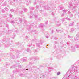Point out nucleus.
Here are the masks:
<instances>
[{"mask_svg":"<svg viewBox=\"0 0 79 79\" xmlns=\"http://www.w3.org/2000/svg\"><path fill=\"white\" fill-rule=\"evenodd\" d=\"M34 16V13L32 12V11H31L30 12V18H32Z\"/></svg>","mask_w":79,"mask_h":79,"instance_id":"obj_1","label":"nucleus"},{"mask_svg":"<svg viewBox=\"0 0 79 79\" xmlns=\"http://www.w3.org/2000/svg\"><path fill=\"white\" fill-rule=\"evenodd\" d=\"M76 39H74V40L75 41H77V40H78L79 39V35L78 34L76 35Z\"/></svg>","mask_w":79,"mask_h":79,"instance_id":"obj_2","label":"nucleus"},{"mask_svg":"<svg viewBox=\"0 0 79 79\" xmlns=\"http://www.w3.org/2000/svg\"><path fill=\"white\" fill-rule=\"evenodd\" d=\"M34 16L35 17V18L36 19H38V20H39V21H40V18H38L37 15H36L35 14Z\"/></svg>","mask_w":79,"mask_h":79,"instance_id":"obj_3","label":"nucleus"},{"mask_svg":"<svg viewBox=\"0 0 79 79\" xmlns=\"http://www.w3.org/2000/svg\"><path fill=\"white\" fill-rule=\"evenodd\" d=\"M33 60L34 61H35L37 60H38V57H34L33 58Z\"/></svg>","mask_w":79,"mask_h":79,"instance_id":"obj_4","label":"nucleus"},{"mask_svg":"<svg viewBox=\"0 0 79 79\" xmlns=\"http://www.w3.org/2000/svg\"><path fill=\"white\" fill-rule=\"evenodd\" d=\"M39 26L40 27H44L45 25H44L43 23H41L40 24Z\"/></svg>","mask_w":79,"mask_h":79,"instance_id":"obj_5","label":"nucleus"},{"mask_svg":"<svg viewBox=\"0 0 79 79\" xmlns=\"http://www.w3.org/2000/svg\"><path fill=\"white\" fill-rule=\"evenodd\" d=\"M72 52H75V48L73 47H72Z\"/></svg>","mask_w":79,"mask_h":79,"instance_id":"obj_6","label":"nucleus"},{"mask_svg":"<svg viewBox=\"0 0 79 79\" xmlns=\"http://www.w3.org/2000/svg\"><path fill=\"white\" fill-rule=\"evenodd\" d=\"M68 7L70 8H71V6H72V5H71V3H69L68 4Z\"/></svg>","mask_w":79,"mask_h":79,"instance_id":"obj_7","label":"nucleus"},{"mask_svg":"<svg viewBox=\"0 0 79 79\" xmlns=\"http://www.w3.org/2000/svg\"><path fill=\"white\" fill-rule=\"evenodd\" d=\"M27 51L28 52H29V53H31V50H29V48H27Z\"/></svg>","mask_w":79,"mask_h":79,"instance_id":"obj_8","label":"nucleus"},{"mask_svg":"<svg viewBox=\"0 0 79 79\" xmlns=\"http://www.w3.org/2000/svg\"><path fill=\"white\" fill-rule=\"evenodd\" d=\"M51 69H53V68L49 67L48 70H49V71H51Z\"/></svg>","mask_w":79,"mask_h":79,"instance_id":"obj_9","label":"nucleus"},{"mask_svg":"<svg viewBox=\"0 0 79 79\" xmlns=\"http://www.w3.org/2000/svg\"><path fill=\"white\" fill-rule=\"evenodd\" d=\"M74 31V29L73 28H71L70 30V31L71 32Z\"/></svg>","mask_w":79,"mask_h":79,"instance_id":"obj_10","label":"nucleus"},{"mask_svg":"<svg viewBox=\"0 0 79 79\" xmlns=\"http://www.w3.org/2000/svg\"><path fill=\"white\" fill-rule=\"evenodd\" d=\"M24 10L25 12H27V9L26 8H24Z\"/></svg>","mask_w":79,"mask_h":79,"instance_id":"obj_11","label":"nucleus"},{"mask_svg":"<svg viewBox=\"0 0 79 79\" xmlns=\"http://www.w3.org/2000/svg\"><path fill=\"white\" fill-rule=\"evenodd\" d=\"M34 62H30L29 63V64L30 65H32V64H34Z\"/></svg>","mask_w":79,"mask_h":79,"instance_id":"obj_12","label":"nucleus"},{"mask_svg":"<svg viewBox=\"0 0 79 79\" xmlns=\"http://www.w3.org/2000/svg\"><path fill=\"white\" fill-rule=\"evenodd\" d=\"M74 25V24L73 23H71L69 25V26H73Z\"/></svg>","mask_w":79,"mask_h":79,"instance_id":"obj_13","label":"nucleus"},{"mask_svg":"<svg viewBox=\"0 0 79 79\" xmlns=\"http://www.w3.org/2000/svg\"><path fill=\"white\" fill-rule=\"evenodd\" d=\"M67 20H68V21H70L71 20V19H70V18H68V17H67L66 18Z\"/></svg>","mask_w":79,"mask_h":79,"instance_id":"obj_14","label":"nucleus"},{"mask_svg":"<svg viewBox=\"0 0 79 79\" xmlns=\"http://www.w3.org/2000/svg\"><path fill=\"white\" fill-rule=\"evenodd\" d=\"M57 25V26H60V25H61V23H59V22H58Z\"/></svg>","mask_w":79,"mask_h":79,"instance_id":"obj_15","label":"nucleus"},{"mask_svg":"<svg viewBox=\"0 0 79 79\" xmlns=\"http://www.w3.org/2000/svg\"><path fill=\"white\" fill-rule=\"evenodd\" d=\"M11 23L12 24H14V23H15V22L13 20V21H11Z\"/></svg>","mask_w":79,"mask_h":79,"instance_id":"obj_16","label":"nucleus"},{"mask_svg":"<svg viewBox=\"0 0 79 79\" xmlns=\"http://www.w3.org/2000/svg\"><path fill=\"white\" fill-rule=\"evenodd\" d=\"M63 13H66V12H67V10H64L63 11Z\"/></svg>","mask_w":79,"mask_h":79,"instance_id":"obj_17","label":"nucleus"},{"mask_svg":"<svg viewBox=\"0 0 79 79\" xmlns=\"http://www.w3.org/2000/svg\"><path fill=\"white\" fill-rule=\"evenodd\" d=\"M70 78V75H69L68 76V77H67V79H69V78Z\"/></svg>","mask_w":79,"mask_h":79,"instance_id":"obj_18","label":"nucleus"},{"mask_svg":"<svg viewBox=\"0 0 79 79\" xmlns=\"http://www.w3.org/2000/svg\"><path fill=\"white\" fill-rule=\"evenodd\" d=\"M36 45L38 46V47H39L40 46V44L39 43H37L36 44Z\"/></svg>","mask_w":79,"mask_h":79,"instance_id":"obj_19","label":"nucleus"},{"mask_svg":"<svg viewBox=\"0 0 79 79\" xmlns=\"http://www.w3.org/2000/svg\"><path fill=\"white\" fill-rule=\"evenodd\" d=\"M19 20L20 22H22V21H23V20H22V19H21V18H19Z\"/></svg>","mask_w":79,"mask_h":79,"instance_id":"obj_20","label":"nucleus"},{"mask_svg":"<svg viewBox=\"0 0 79 79\" xmlns=\"http://www.w3.org/2000/svg\"><path fill=\"white\" fill-rule=\"evenodd\" d=\"M18 19H19V18H16L15 19V21H18Z\"/></svg>","mask_w":79,"mask_h":79,"instance_id":"obj_21","label":"nucleus"},{"mask_svg":"<svg viewBox=\"0 0 79 79\" xmlns=\"http://www.w3.org/2000/svg\"><path fill=\"white\" fill-rule=\"evenodd\" d=\"M4 9L6 11H8V9L6 7Z\"/></svg>","mask_w":79,"mask_h":79,"instance_id":"obj_22","label":"nucleus"},{"mask_svg":"<svg viewBox=\"0 0 79 79\" xmlns=\"http://www.w3.org/2000/svg\"><path fill=\"white\" fill-rule=\"evenodd\" d=\"M10 11H11V12H14V10L13 9H11L10 10Z\"/></svg>","mask_w":79,"mask_h":79,"instance_id":"obj_23","label":"nucleus"},{"mask_svg":"<svg viewBox=\"0 0 79 79\" xmlns=\"http://www.w3.org/2000/svg\"><path fill=\"white\" fill-rule=\"evenodd\" d=\"M61 20L63 22L64 21V18H62L61 19Z\"/></svg>","mask_w":79,"mask_h":79,"instance_id":"obj_24","label":"nucleus"},{"mask_svg":"<svg viewBox=\"0 0 79 79\" xmlns=\"http://www.w3.org/2000/svg\"><path fill=\"white\" fill-rule=\"evenodd\" d=\"M60 72H59L57 73V75H60Z\"/></svg>","mask_w":79,"mask_h":79,"instance_id":"obj_25","label":"nucleus"},{"mask_svg":"<svg viewBox=\"0 0 79 79\" xmlns=\"http://www.w3.org/2000/svg\"><path fill=\"white\" fill-rule=\"evenodd\" d=\"M48 22L47 21H46L45 23V24H48Z\"/></svg>","mask_w":79,"mask_h":79,"instance_id":"obj_26","label":"nucleus"},{"mask_svg":"<svg viewBox=\"0 0 79 79\" xmlns=\"http://www.w3.org/2000/svg\"><path fill=\"white\" fill-rule=\"evenodd\" d=\"M28 3H31V2L29 1H28L27 2V5Z\"/></svg>","mask_w":79,"mask_h":79,"instance_id":"obj_27","label":"nucleus"},{"mask_svg":"<svg viewBox=\"0 0 79 79\" xmlns=\"http://www.w3.org/2000/svg\"><path fill=\"white\" fill-rule=\"evenodd\" d=\"M30 10H34V8L31 7L30 8Z\"/></svg>","mask_w":79,"mask_h":79,"instance_id":"obj_28","label":"nucleus"},{"mask_svg":"<svg viewBox=\"0 0 79 79\" xmlns=\"http://www.w3.org/2000/svg\"><path fill=\"white\" fill-rule=\"evenodd\" d=\"M56 31L57 32H59L60 31V30H56Z\"/></svg>","mask_w":79,"mask_h":79,"instance_id":"obj_29","label":"nucleus"},{"mask_svg":"<svg viewBox=\"0 0 79 79\" xmlns=\"http://www.w3.org/2000/svg\"><path fill=\"white\" fill-rule=\"evenodd\" d=\"M53 30H52L51 31V34H53Z\"/></svg>","mask_w":79,"mask_h":79,"instance_id":"obj_30","label":"nucleus"},{"mask_svg":"<svg viewBox=\"0 0 79 79\" xmlns=\"http://www.w3.org/2000/svg\"><path fill=\"white\" fill-rule=\"evenodd\" d=\"M76 47L77 48H79V45H77L76 46Z\"/></svg>","mask_w":79,"mask_h":79,"instance_id":"obj_31","label":"nucleus"},{"mask_svg":"<svg viewBox=\"0 0 79 79\" xmlns=\"http://www.w3.org/2000/svg\"><path fill=\"white\" fill-rule=\"evenodd\" d=\"M26 61V59H23V62H25V61Z\"/></svg>","mask_w":79,"mask_h":79,"instance_id":"obj_32","label":"nucleus"},{"mask_svg":"<svg viewBox=\"0 0 79 79\" xmlns=\"http://www.w3.org/2000/svg\"><path fill=\"white\" fill-rule=\"evenodd\" d=\"M64 13H63L62 14V16H64Z\"/></svg>","mask_w":79,"mask_h":79,"instance_id":"obj_33","label":"nucleus"},{"mask_svg":"<svg viewBox=\"0 0 79 79\" xmlns=\"http://www.w3.org/2000/svg\"><path fill=\"white\" fill-rule=\"evenodd\" d=\"M4 10L3 9H2V12L4 13Z\"/></svg>","mask_w":79,"mask_h":79,"instance_id":"obj_34","label":"nucleus"},{"mask_svg":"<svg viewBox=\"0 0 79 79\" xmlns=\"http://www.w3.org/2000/svg\"><path fill=\"white\" fill-rule=\"evenodd\" d=\"M9 16L10 17V18H11V17H12V15L11 14H10Z\"/></svg>","mask_w":79,"mask_h":79,"instance_id":"obj_35","label":"nucleus"},{"mask_svg":"<svg viewBox=\"0 0 79 79\" xmlns=\"http://www.w3.org/2000/svg\"><path fill=\"white\" fill-rule=\"evenodd\" d=\"M18 66L19 68H21V65H18Z\"/></svg>","mask_w":79,"mask_h":79,"instance_id":"obj_36","label":"nucleus"},{"mask_svg":"<svg viewBox=\"0 0 79 79\" xmlns=\"http://www.w3.org/2000/svg\"><path fill=\"white\" fill-rule=\"evenodd\" d=\"M39 6H36V8H39Z\"/></svg>","mask_w":79,"mask_h":79,"instance_id":"obj_37","label":"nucleus"},{"mask_svg":"<svg viewBox=\"0 0 79 79\" xmlns=\"http://www.w3.org/2000/svg\"><path fill=\"white\" fill-rule=\"evenodd\" d=\"M68 38H69V39H70V38H71V36H69V35H68Z\"/></svg>","mask_w":79,"mask_h":79,"instance_id":"obj_38","label":"nucleus"},{"mask_svg":"<svg viewBox=\"0 0 79 79\" xmlns=\"http://www.w3.org/2000/svg\"><path fill=\"white\" fill-rule=\"evenodd\" d=\"M36 52H37V51H36V50H35V51H34V52L36 53Z\"/></svg>","mask_w":79,"mask_h":79,"instance_id":"obj_39","label":"nucleus"},{"mask_svg":"<svg viewBox=\"0 0 79 79\" xmlns=\"http://www.w3.org/2000/svg\"><path fill=\"white\" fill-rule=\"evenodd\" d=\"M36 4V2H35L34 3V5H35Z\"/></svg>","mask_w":79,"mask_h":79,"instance_id":"obj_40","label":"nucleus"},{"mask_svg":"<svg viewBox=\"0 0 79 79\" xmlns=\"http://www.w3.org/2000/svg\"><path fill=\"white\" fill-rule=\"evenodd\" d=\"M67 45H69V43H67Z\"/></svg>","mask_w":79,"mask_h":79,"instance_id":"obj_41","label":"nucleus"},{"mask_svg":"<svg viewBox=\"0 0 79 79\" xmlns=\"http://www.w3.org/2000/svg\"><path fill=\"white\" fill-rule=\"evenodd\" d=\"M20 13H21V14H22V13H23V12L22 11H21Z\"/></svg>","mask_w":79,"mask_h":79,"instance_id":"obj_42","label":"nucleus"},{"mask_svg":"<svg viewBox=\"0 0 79 79\" xmlns=\"http://www.w3.org/2000/svg\"><path fill=\"white\" fill-rule=\"evenodd\" d=\"M48 65V64H46L45 65V66H47Z\"/></svg>","mask_w":79,"mask_h":79,"instance_id":"obj_43","label":"nucleus"},{"mask_svg":"<svg viewBox=\"0 0 79 79\" xmlns=\"http://www.w3.org/2000/svg\"><path fill=\"white\" fill-rule=\"evenodd\" d=\"M68 13L69 14V13H70V11L68 12Z\"/></svg>","mask_w":79,"mask_h":79,"instance_id":"obj_44","label":"nucleus"},{"mask_svg":"<svg viewBox=\"0 0 79 79\" xmlns=\"http://www.w3.org/2000/svg\"><path fill=\"white\" fill-rule=\"evenodd\" d=\"M46 38H48V36H46Z\"/></svg>","mask_w":79,"mask_h":79,"instance_id":"obj_45","label":"nucleus"},{"mask_svg":"<svg viewBox=\"0 0 79 79\" xmlns=\"http://www.w3.org/2000/svg\"><path fill=\"white\" fill-rule=\"evenodd\" d=\"M14 57H15V56H13V59H14Z\"/></svg>","mask_w":79,"mask_h":79,"instance_id":"obj_46","label":"nucleus"},{"mask_svg":"<svg viewBox=\"0 0 79 79\" xmlns=\"http://www.w3.org/2000/svg\"><path fill=\"white\" fill-rule=\"evenodd\" d=\"M16 23H19V22H16Z\"/></svg>","mask_w":79,"mask_h":79,"instance_id":"obj_47","label":"nucleus"},{"mask_svg":"<svg viewBox=\"0 0 79 79\" xmlns=\"http://www.w3.org/2000/svg\"><path fill=\"white\" fill-rule=\"evenodd\" d=\"M6 66H8V64H6Z\"/></svg>","mask_w":79,"mask_h":79,"instance_id":"obj_48","label":"nucleus"},{"mask_svg":"<svg viewBox=\"0 0 79 79\" xmlns=\"http://www.w3.org/2000/svg\"><path fill=\"white\" fill-rule=\"evenodd\" d=\"M26 38H27V39H28V37L27 36V37H26Z\"/></svg>","mask_w":79,"mask_h":79,"instance_id":"obj_49","label":"nucleus"},{"mask_svg":"<svg viewBox=\"0 0 79 79\" xmlns=\"http://www.w3.org/2000/svg\"><path fill=\"white\" fill-rule=\"evenodd\" d=\"M26 69L27 71V70H28V69Z\"/></svg>","mask_w":79,"mask_h":79,"instance_id":"obj_50","label":"nucleus"},{"mask_svg":"<svg viewBox=\"0 0 79 79\" xmlns=\"http://www.w3.org/2000/svg\"><path fill=\"white\" fill-rule=\"evenodd\" d=\"M55 44L57 43V42H55Z\"/></svg>","mask_w":79,"mask_h":79,"instance_id":"obj_51","label":"nucleus"},{"mask_svg":"<svg viewBox=\"0 0 79 79\" xmlns=\"http://www.w3.org/2000/svg\"><path fill=\"white\" fill-rule=\"evenodd\" d=\"M31 60H32V58H31Z\"/></svg>","mask_w":79,"mask_h":79,"instance_id":"obj_52","label":"nucleus"},{"mask_svg":"<svg viewBox=\"0 0 79 79\" xmlns=\"http://www.w3.org/2000/svg\"><path fill=\"white\" fill-rule=\"evenodd\" d=\"M71 41H73V40H72V39L71 40Z\"/></svg>","mask_w":79,"mask_h":79,"instance_id":"obj_53","label":"nucleus"},{"mask_svg":"<svg viewBox=\"0 0 79 79\" xmlns=\"http://www.w3.org/2000/svg\"><path fill=\"white\" fill-rule=\"evenodd\" d=\"M73 8L74 9H75V8H74V7H73Z\"/></svg>","mask_w":79,"mask_h":79,"instance_id":"obj_54","label":"nucleus"},{"mask_svg":"<svg viewBox=\"0 0 79 79\" xmlns=\"http://www.w3.org/2000/svg\"><path fill=\"white\" fill-rule=\"evenodd\" d=\"M30 46H31V45H29V47H30Z\"/></svg>","mask_w":79,"mask_h":79,"instance_id":"obj_55","label":"nucleus"},{"mask_svg":"<svg viewBox=\"0 0 79 79\" xmlns=\"http://www.w3.org/2000/svg\"><path fill=\"white\" fill-rule=\"evenodd\" d=\"M44 77H45V76H43Z\"/></svg>","mask_w":79,"mask_h":79,"instance_id":"obj_56","label":"nucleus"},{"mask_svg":"<svg viewBox=\"0 0 79 79\" xmlns=\"http://www.w3.org/2000/svg\"><path fill=\"white\" fill-rule=\"evenodd\" d=\"M29 70H30V69H29Z\"/></svg>","mask_w":79,"mask_h":79,"instance_id":"obj_57","label":"nucleus"}]
</instances>
